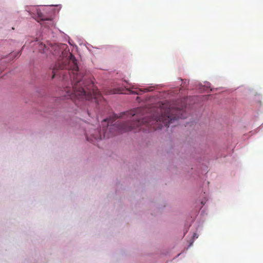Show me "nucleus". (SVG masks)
<instances>
[{
  "mask_svg": "<svg viewBox=\"0 0 263 263\" xmlns=\"http://www.w3.org/2000/svg\"><path fill=\"white\" fill-rule=\"evenodd\" d=\"M67 46L66 44H54L51 46V51L53 55L60 56V58L52 68L53 79L56 75H61L59 72L61 70H71L68 71L70 76L72 87H66L64 88L63 91L65 92L64 97L73 100L75 103L77 100L83 101L84 100H90L94 99L95 102L99 104V101L102 99L100 92L96 89L92 83L87 86L84 84L83 80L78 77V66L74 57L69 50H67Z\"/></svg>",
  "mask_w": 263,
  "mask_h": 263,
  "instance_id": "1",
  "label": "nucleus"
},
{
  "mask_svg": "<svg viewBox=\"0 0 263 263\" xmlns=\"http://www.w3.org/2000/svg\"><path fill=\"white\" fill-rule=\"evenodd\" d=\"M161 115L154 116V121L159 129H162L163 126L168 127L176 126L178 120L186 118V113L183 109L178 108L160 109Z\"/></svg>",
  "mask_w": 263,
  "mask_h": 263,
  "instance_id": "2",
  "label": "nucleus"
},
{
  "mask_svg": "<svg viewBox=\"0 0 263 263\" xmlns=\"http://www.w3.org/2000/svg\"><path fill=\"white\" fill-rule=\"evenodd\" d=\"M128 116H129L130 120L126 122H122L121 121H118L117 122L118 124H120V129L123 130V132H129L144 122L143 119L138 118V116L134 110L130 111L128 113Z\"/></svg>",
  "mask_w": 263,
  "mask_h": 263,
  "instance_id": "3",
  "label": "nucleus"
},
{
  "mask_svg": "<svg viewBox=\"0 0 263 263\" xmlns=\"http://www.w3.org/2000/svg\"><path fill=\"white\" fill-rule=\"evenodd\" d=\"M37 17L36 21L39 22L40 21H51V13L52 11L48 7H42L37 8L35 9Z\"/></svg>",
  "mask_w": 263,
  "mask_h": 263,
  "instance_id": "4",
  "label": "nucleus"
},
{
  "mask_svg": "<svg viewBox=\"0 0 263 263\" xmlns=\"http://www.w3.org/2000/svg\"><path fill=\"white\" fill-rule=\"evenodd\" d=\"M90 134H86V137L88 141L90 142H95V140L98 141L102 138V133H89Z\"/></svg>",
  "mask_w": 263,
  "mask_h": 263,
  "instance_id": "5",
  "label": "nucleus"
},
{
  "mask_svg": "<svg viewBox=\"0 0 263 263\" xmlns=\"http://www.w3.org/2000/svg\"><path fill=\"white\" fill-rule=\"evenodd\" d=\"M128 91L130 94L141 95L143 92L150 91V90L148 88H145L142 89L138 88L132 87L130 88Z\"/></svg>",
  "mask_w": 263,
  "mask_h": 263,
  "instance_id": "6",
  "label": "nucleus"
},
{
  "mask_svg": "<svg viewBox=\"0 0 263 263\" xmlns=\"http://www.w3.org/2000/svg\"><path fill=\"white\" fill-rule=\"evenodd\" d=\"M113 122H114V120L111 118H107V119H103V120L102 121V123H101L102 126L103 127V130H105L104 129L105 127H107L108 126H109L110 125H111L112 124Z\"/></svg>",
  "mask_w": 263,
  "mask_h": 263,
  "instance_id": "7",
  "label": "nucleus"
},
{
  "mask_svg": "<svg viewBox=\"0 0 263 263\" xmlns=\"http://www.w3.org/2000/svg\"><path fill=\"white\" fill-rule=\"evenodd\" d=\"M111 93L115 94V93H120L122 92H121V91L119 89H114V90H111Z\"/></svg>",
  "mask_w": 263,
  "mask_h": 263,
  "instance_id": "8",
  "label": "nucleus"
},
{
  "mask_svg": "<svg viewBox=\"0 0 263 263\" xmlns=\"http://www.w3.org/2000/svg\"><path fill=\"white\" fill-rule=\"evenodd\" d=\"M63 79L66 80L67 78V77L66 76L65 73H63Z\"/></svg>",
  "mask_w": 263,
  "mask_h": 263,
  "instance_id": "9",
  "label": "nucleus"
},
{
  "mask_svg": "<svg viewBox=\"0 0 263 263\" xmlns=\"http://www.w3.org/2000/svg\"><path fill=\"white\" fill-rule=\"evenodd\" d=\"M105 133H102L103 137H105Z\"/></svg>",
  "mask_w": 263,
  "mask_h": 263,
  "instance_id": "10",
  "label": "nucleus"
}]
</instances>
